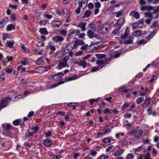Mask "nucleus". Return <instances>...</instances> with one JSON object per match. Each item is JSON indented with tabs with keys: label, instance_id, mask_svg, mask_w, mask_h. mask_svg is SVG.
<instances>
[{
	"label": "nucleus",
	"instance_id": "obj_16",
	"mask_svg": "<svg viewBox=\"0 0 159 159\" xmlns=\"http://www.w3.org/2000/svg\"><path fill=\"white\" fill-rule=\"evenodd\" d=\"M14 43V42L13 40L7 41L6 42V45L8 47L11 48L13 47Z\"/></svg>",
	"mask_w": 159,
	"mask_h": 159
},
{
	"label": "nucleus",
	"instance_id": "obj_29",
	"mask_svg": "<svg viewBox=\"0 0 159 159\" xmlns=\"http://www.w3.org/2000/svg\"><path fill=\"white\" fill-rule=\"evenodd\" d=\"M39 32L42 34L46 35L48 34V32L46 29L45 28H42L39 30Z\"/></svg>",
	"mask_w": 159,
	"mask_h": 159
},
{
	"label": "nucleus",
	"instance_id": "obj_1",
	"mask_svg": "<svg viewBox=\"0 0 159 159\" xmlns=\"http://www.w3.org/2000/svg\"><path fill=\"white\" fill-rule=\"evenodd\" d=\"M77 45V43L75 42L74 44L70 43L65 48L63 52V54H69V56L72 57L73 52H72V50L74 48H76Z\"/></svg>",
	"mask_w": 159,
	"mask_h": 159
},
{
	"label": "nucleus",
	"instance_id": "obj_57",
	"mask_svg": "<svg viewBox=\"0 0 159 159\" xmlns=\"http://www.w3.org/2000/svg\"><path fill=\"white\" fill-rule=\"evenodd\" d=\"M52 135V132L51 131H49L47 132L45 134V137H48Z\"/></svg>",
	"mask_w": 159,
	"mask_h": 159
},
{
	"label": "nucleus",
	"instance_id": "obj_17",
	"mask_svg": "<svg viewBox=\"0 0 159 159\" xmlns=\"http://www.w3.org/2000/svg\"><path fill=\"white\" fill-rule=\"evenodd\" d=\"M61 23L60 21L56 20L52 21L51 23L52 26L58 27L60 25Z\"/></svg>",
	"mask_w": 159,
	"mask_h": 159
},
{
	"label": "nucleus",
	"instance_id": "obj_27",
	"mask_svg": "<svg viewBox=\"0 0 159 159\" xmlns=\"http://www.w3.org/2000/svg\"><path fill=\"white\" fill-rule=\"evenodd\" d=\"M141 10L142 11H144L146 10H153V7H152L150 6H142L141 8Z\"/></svg>",
	"mask_w": 159,
	"mask_h": 159
},
{
	"label": "nucleus",
	"instance_id": "obj_48",
	"mask_svg": "<svg viewBox=\"0 0 159 159\" xmlns=\"http://www.w3.org/2000/svg\"><path fill=\"white\" fill-rule=\"evenodd\" d=\"M25 68V67H23V66H21V65H20V69H21V70L20 71V72L22 74H24L26 72Z\"/></svg>",
	"mask_w": 159,
	"mask_h": 159
},
{
	"label": "nucleus",
	"instance_id": "obj_46",
	"mask_svg": "<svg viewBox=\"0 0 159 159\" xmlns=\"http://www.w3.org/2000/svg\"><path fill=\"white\" fill-rule=\"evenodd\" d=\"M103 112L104 114H106L107 113H111V112L110 111V110L108 108H107L105 110H103Z\"/></svg>",
	"mask_w": 159,
	"mask_h": 159
},
{
	"label": "nucleus",
	"instance_id": "obj_56",
	"mask_svg": "<svg viewBox=\"0 0 159 159\" xmlns=\"http://www.w3.org/2000/svg\"><path fill=\"white\" fill-rule=\"evenodd\" d=\"M88 27L89 28H91L93 29H95V26L94 24H90L89 25Z\"/></svg>",
	"mask_w": 159,
	"mask_h": 159
},
{
	"label": "nucleus",
	"instance_id": "obj_30",
	"mask_svg": "<svg viewBox=\"0 0 159 159\" xmlns=\"http://www.w3.org/2000/svg\"><path fill=\"white\" fill-rule=\"evenodd\" d=\"M15 27L12 24H10L7 27V30L8 31L11 30L15 28Z\"/></svg>",
	"mask_w": 159,
	"mask_h": 159
},
{
	"label": "nucleus",
	"instance_id": "obj_24",
	"mask_svg": "<svg viewBox=\"0 0 159 159\" xmlns=\"http://www.w3.org/2000/svg\"><path fill=\"white\" fill-rule=\"evenodd\" d=\"M94 32L92 30H89L87 33V35L90 39H92L94 36Z\"/></svg>",
	"mask_w": 159,
	"mask_h": 159
},
{
	"label": "nucleus",
	"instance_id": "obj_62",
	"mask_svg": "<svg viewBox=\"0 0 159 159\" xmlns=\"http://www.w3.org/2000/svg\"><path fill=\"white\" fill-rule=\"evenodd\" d=\"M113 147L114 146L111 145H109L108 147L106 149V151L107 152L109 151L111 149L113 148Z\"/></svg>",
	"mask_w": 159,
	"mask_h": 159
},
{
	"label": "nucleus",
	"instance_id": "obj_36",
	"mask_svg": "<svg viewBox=\"0 0 159 159\" xmlns=\"http://www.w3.org/2000/svg\"><path fill=\"white\" fill-rule=\"evenodd\" d=\"M95 55L96 56L98 59H101L104 58L106 55L104 54H95Z\"/></svg>",
	"mask_w": 159,
	"mask_h": 159
},
{
	"label": "nucleus",
	"instance_id": "obj_61",
	"mask_svg": "<svg viewBox=\"0 0 159 159\" xmlns=\"http://www.w3.org/2000/svg\"><path fill=\"white\" fill-rule=\"evenodd\" d=\"M140 15L139 13L137 12H136L134 17L136 19H138L140 18Z\"/></svg>",
	"mask_w": 159,
	"mask_h": 159
},
{
	"label": "nucleus",
	"instance_id": "obj_13",
	"mask_svg": "<svg viewBox=\"0 0 159 159\" xmlns=\"http://www.w3.org/2000/svg\"><path fill=\"white\" fill-rule=\"evenodd\" d=\"M52 143L51 141L48 139H45L44 141V145L46 147L50 146Z\"/></svg>",
	"mask_w": 159,
	"mask_h": 159
},
{
	"label": "nucleus",
	"instance_id": "obj_19",
	"mask_svg": "<svg viewBox=\"0 0 159 159\" xmlns=\"http://www.w3.org/2000/svg\"><path fill=\"white\" fill-rule=\"evenodd\" d=\"M129 34V30L127 29H126L125 31L124 34L122 36L121 38L123 39H125L126 38Z\"/></svg>",
	"mask_w": 159,
	"mask_h": 159
},
{
	"label": "nucleus",
	"instance_id": "obj_44",
	"mask_svg": "<svg viewBox=\"0 0 159 159\" xmlns=\"http://www.w3.org/2000/svg\"><path fill=\"white\" fill-rule=\"evenodd\" d=\"M134 158V155L132 153L128 154L126 157V159H133Z\"/></svg>",
	"mask_w": 159,
	"mask_h": 159
},
{
	"label": "nucleus",
	"instance_id": "obj_51",
	"mask_svg": "<svg viewBox=\"0 0 159 159\" xmlns=\"http://www.w3.org/2000/svg\"><path fill=\"white\" fill-rule=\"evenodd\" d=\"M146 43V42L144 39H142L139 41L138 42V44L141 45L142 44H144Z\"/></svg>",
	"mask_w": 159,
	"mask_h": 159
},
{
	"label": "nucleus",
	"instance_id": "obj_53",
	"mask_svg": "<svg viewBox=\"0 0 159 159\" xmlns=\"http://www.w3.org/2000/svg\"><path fill=\"white\" fill-rule=\"evenodd\" d=\"M36 45L38 47H43L44 45V43L43 42H39L37 43Z\"/></svg>",
	"mask_w": 159,
	"mask_h": 159
},
{
	"label": "nucleus",
	"instance_id": "obj_22",
	"mask_svg": "<svg viewBox=\"0 0 159 159\" xmlns=\"http://www.w3.org/2000/svg\"><path fill=\"white\" fill-rule=\"evenodd\" d=\"M142 31L141 30H137L133 32V35L134 36L139 37L142 35Z\"/></svg>",
	"mask_w": 159,
	"mask_h": 159
},
{
	"label": "nucleus",
	"instance_id": "obj_25",
	"mask_svg": "<svg viewBox=\"0 0 159 159\" xmlns=\"http://www.w3.org/2000/svg\"><path fill=\"white\" fill-rule=\"evenodd\" d=\"M39 127L38 126H36L35 127H32L30 130L32 133H35L37 132L39 130Z\"/></svg>",
	"mask_w": 159,
	"mask_h": 159
},
{
	"label": "nucleus",
	"instance_id": "obj_55",
	"mask_svg": "<svg viewBox=\"0 0 159 159\" xmlns=\"http://www.w3.org/2000/svg\"><path fill=\"white\" fill-rule=\"evenodd\" d=\"M43 16L44 17H46L48 19H51L52 17V15H50L47 14H44L43 15Z\"/></svg>",
	"mask_w": 159,
	"mask_h": 159
},
{
	"label": "nucleus",
	"instance_id": "obj_63",
	"mask_svg": "<svg viewBox=\"0 0 159 159\" xmlns=\"http://www.w3.org/2000/svg\"><path fill=\"white\" fill-rule=\"evenodd\" d=\"M9 7H11V9H13L14 10L16 9L17 8V6L16 5H11V4H9Z\"/></svg>",
	"mask_w": 159,
	"mask_h": 159
},
{
	"label": "nucleus",
	"instance_id": "obj_47",
	"mask_svg": "<svg viewBox=\"0 0 159 159\" xmlns=\"http://www.w3.org/2000/svg\"><path fill=\"white\" fill-rule=\"evenodd\" d=\"M87 0H82V1H78V4L79 5V3H80L81 5V6L82 7V4H86V5H87L86 2Z\"/></svg>",
	"mask_w": 159,
	"mask_h": 159
},
{
	"label": "nucleus",
	"instance_id": "obj_32",
	"mask_svg": "<svg viewBox=\"0 0 159 159\" xmlns=\"http://www.w3.org/2000/svg\"><path fill=\"white\" fill-rule=\"evenodd\" d=\"M124 20L123 18H120L118 19L117 21V24L118 25H121L124 22Z\"/></svg>",
	"mask_w": 159,
	"mask_h": 159
},
{
	"label": "nucleus",
	"instance_id": "obj_49",
	"mask_svg": "<svg viewBox=\"0 0 159 159\" xmlns=\"http://www.w3.org/2000/svg\"><path fill=\"white\" fill-rule=\"evenodd\" d=\"M27 81L25 80L23 78L20 79V85L27 84Z\"/></svg>",
	"mask_w": 159,
	"mask_h": 159
},
{
	"label": "nucleus",
	"instance_id": "obj_38",
	"mask_svg": "<svg viewBox=\"0 0 159 159\" xmlns=\"http://www.w3.org/2000/svg\"><path fill=\"white\" fill-rule=\"evenodd\" d=\"M120 143L123 146H125L128 143V142L125 139H124L123 140L120 141Z\"/></svg>",
	"mask_w": 159,
	"mask_h": 159
},
{
	"label": "nucleus",
	"instance_id": "obj_28",
	"mask_svg": "<svg viewBox=\"0 0 159 159\" xmlns=\"http://www.w3.org/2000/svg\"><path fill=\"white\" fill-rule=\"evenodd\" d=\"M124 152V149H121L116 151L114 153V155L115 156H117L119 155H121Z\"/></svg>",
	"mask_w": 159,
	"mask_h": 159
},
{
	"label": "nucleus",
	"instance_id": "obj_43",
	"mask_svg": "<svg viewBox=\"0 0 159 159\" xmlns=\"http://www.w3.org/2000/svg\"><path fill=\"white\" fill-rule=\"evenodd\" d=\"M129 106V104L127 103H125L122 106L121 108V110L122 111L125 110L126 108Z\"/></svg>",
	"mask_w": 159,
	"mask_h": 159
},
{
	"label": "nucleus",
	"instance_id": "obj_7",
	"mask_svg": "<svg viewBox=\"0 0 159 159\" xmlns=\"http://www.w3.org/2000/svg\"><path fill=\"white\" fill-rule=\"evenodd\" d=\"M113 128V127L110 125H107L105 127V131L103 132V134L107 135L109 133Z\"/></svg>",
	"mask_w": 159,
	"mask_h": 159
},
{
	"label": "nucleus",
	"instance_id": "obj_64",
	"mask_svg": "<svg viewBox=\"0 0 159 159\" xmlns=\"http://www.w3.org/2000/svg\"><path fill=\"white\" fill-rule=\"evenodd\" d=\"M5 72L10 73L12 72V70L10 68H7L5 70Z\"/></svg>",
	"mask_w": 159,
	"mask_h": 159
},
{
	"label": "nucleus",
	"instance_id": "obj_37",
	"mask_svg": "<svg viewBox=\"0 0 159 159\" xmlns=\"http://www.w3.org/2000/svg\"><path fill=\"white\" fill-rule=\"evenodd\" d=\"M155 34V31H153L152 33L149 35H148V36H147L146 37L147 39L148 40L150 39H151L152 38L154 37Z\"/></svg>",
	"mask_w": 159,
	"mask_h": 159
},
{
	"label": "nucleus",
	"instance_id": "obj_59",
	"mask_svg": "<svg viewBox=\"0 0 159 159\" xmlns=\"http://www.w3.org/2000/svg\"><path fill=\"white\" fill-rule=\"evenodd\" d=\"M88 7L89 9H92L93 7V3L91 2L89 3L88 5Z\"/></svg>",
	"mask_w": 159,
	"mask_h": 159
},
{
	"label": "nucleus",
	"instance_id": "obj_35",
	"mask_svg": "<svg viewBox=\"0 0 159 159\" xmlns=\"http://www.w3.org/2000/svg\"><path fill=\"white\" fill-rule=\"evenodd\" d=\"M133 43V41L132 39L131 38L129 39L126 40L124 42V43L125 44H131Z\"/></svg>",
	"mask_w": 159,
	"mask_h": 159
},
{
	"label": "nucleus",
	"instance_id": "obj_11",
	"mask_svg": "<svg viewBox=\"0 0 159 159\" xmlns=\"http://www.w3.org/2000/svg\"><path fill=\"white\" fill-rule=\"evenodd\" d=\"M151 98L150 97H146L145 102L144 104L142 105V107L143 108H146L150 103Z\"/></svg>",
	"mask_w": 159,
	"mask_h": 159
},
{
	"label": "nucleus",
	"instance_id": "obj_5",
	"mask_svg": "<svg viewBox=\"0 0 159 159\" xmlns=\"http://www.w3.org/2000/svg\"><path fill=\"white\" fill-rule=\"evenodd\" d=\"M143 134V131L141 130L134 129L131 131L130 134H133L134 136L137 138L141 137Z\"/></svg>",
	"mask_w": 159,
	"mask_h": 159
},
{
	"label": "nucleus",
	"instance_id": "obj_8",
	"mask_svg": "<svg viewBox=\"0 0 159 159\" xmlns=\"http://www.w3.org/2000/svg\"><path fill=\"white\" fill-rule=\"evenodd\" d=\"M53 40L56 42H61L63 41L64 38L61 36L56 35L55 36L52 38Z\"/></svg>",
	"mask_w": 159,
	"mask_h": 159
},
{
	"label": "nucleus",
	"instance_id": "obj_3",
	"mask_svg": "<svg viewBox=\"0 0 159 159\" xmlns=\"http://www.w3.org/2000/svg\"><path fill=\"white\" fill-rule=\"evenodd\" d=\"M109 27V25L105 23L102 25H99L97 29L99 33L105 34L108 33Z\"/></svg>",
	"mask_w": 159,
	"mask_h": 159
},
{
	"label": "nucleus",
	"instance_id": "obj_26",
	"mask_svg": "<svg viewBox=\"0 0 159 159\" xmlns=\"http://www.w3.org/2000/svg\"><path fill=\"white\" fill-rule=\"evenodd\" d=\"M96 64L97 65H99L101 66H102L103 65H105V66L107 65L108 64L107 62H104L103 60H98L97 61Z\"/></svg>",
	"mask_w": 159,
	"mask_h": 159
},
{
	"label": "nucleus",
	"instance_id": "obj_15",
	"mask_svg": "<svg viewBox=\"0 0 159 159\" xmlns=\"http://www.w3.org/2000/svg\"><path fill=\"white\" fill-rule=\"evenodd\" d=\"M119 90L120 93H126L128 92V91L129 90V89H126L125 86H122L119 88Z\"/></svg>",
	"mask_w": 159,
	"mask_h": 159
},
{
	"label": "nucleus",
	"instance_id": "obj_12",
	"mask_svg": "<svg viewBox=\"0 0 159 159\" xmlns=\"http://www.w3.org/2000/svg\"><path fill=\"white\" fill-rule=\"evenodd\" d=\"M27 60L23 57H20V65L22 66H25L28 64L27 61Z\"/></svg>",
	"mask_w": 159,
	"mask_h": 159
},
{
	"label": "nucleus",
	"instance_id": "obj_42",
	"mask_svg": "<svg viewBox=\"0 0 159 159\" xmlns=\"http://www.w3.org/2000/svg\"><path fill=\"white\" fill-rule=\"evenodd\" d=\"M144 99L143 97H139L137 98V102L138 104H140Z\"/></svg>",
	"mask_w": 159,
	"mask_h": 159
},
{
	"label": "nucleus",
	"instance_id": "obj_60",
	"mask_svg": "<svg viewBox=\"0 0 159 159\" xmlns=\"http://www.w3.org/2000/svg\"><path fill=\"white\" fill-rule=\"evenodd\" d=\"M119 6V4H117V5H115V6H114L112 8V9L111 10V12L112 13H113V14H116V12H115V8Z\"/></svg>",
	"mask_w": 159,
	"mask_h": 159
},
{
	"label": "nucleus",
	"instance_id": "obj_54",
	"mask_svg": "<svg viewBox=\"0 0 159 159\" xmlns=\"http://www.w3.org/2000/svg\"><path fill=\"white\" fill-rule=\"evenodd\" d=\"M42 57H41L38 58L37 61H36V63L37 64H40L42 63Z\"/></svg>",
	"mask_w": 159,
	"mask_h": 159
},
{
	"label": "nucleus",
	"instance_id": "obj_58",
	"mask_svg": "<svg viewBox=\"0 0 159 159\" xmlns=\"http://www.w3.org/2000/svg\"><path fill=\"white\" fill-rule=\"evenodd\" d=\"M143 147L142 146H139L138 147L135 148L134 150L135 152H139L142 149Z\"/></svg>",
	"mask_w": 159,
	"mask_h": 159
},
{
	"label": "nucleus",
	"instance_id": "obj_4",
	"mask_svg": "<svg viewBox=\"0 0 159 159\" xmlns=\"http://www.w3.org/2000/svg\"><path fill=\"white\" fill-rule=\"evenodd\" d=\"M64 73L62 72H58L55 75H52L48 77V79L49 80L54 79L56 80H58L61 79Z\"/></svg>",
	"mask_w": 159,
	"mask_h": 159
},
{
	"label": "nucleus",
	"instance_id": "obj_33",
	"mask_svg": "<svg viewBox=\"0 0 159 159\" xmlns=\"http://www.w3.org/2000/svg\"><path fill=\"white\" fill-rule=\"evenodd\" d=\"M82 7L81 6V5L80 3H79V7L77 8L75 10V12L77 14H79L81 11V8Z\"/></svg>",
	"mask_w": 159,
	"mask_h": 159
},
{
	"label": "nucleus",
	"instance_id": "obj_6",
	"mask_svg": "<svg viewBox=\"0 0 159 159\" xmlns=\"http://www.w3.org/2000/svg\"><path fill=\"white\" fill-rule=\"evenodd\" d=\"M145 16L147 18L145 22L147 24H149L152 19V13H146L145 14Z\"/></svg>",
	"mask_w": 159,
	"mask_h": 159
},
{
	"label": "nucleus",
	"instance_id": "obj_10",
	"mask_svg": "<svg viewBox=\"0 0 159 159\" xmlns=\"http://www.w3.org/2000/svg\"><path fill=\"white\" fill-rule=\"evenodd\" d=\"M13 58L11 57H7L2 61V64L4 66H5L7 63L10 61H11Z\"/></svg>",
	"mask_w": 159,
	"mask_h": 159
},
{
	"label": "nucleus",
	"instance_id": "obj_40",
	"mask_svg": "<svg viewBox=\"0 0 159 159\" xmlns=\"http://www.w3.org/2000/svg\"><path fill=\"white\" fill-rule=\"evenodd\" d=\"M3 134L6 136H10V133L9 130L6 129L3 131Z\"/></svg>",
	"mask_w": 159,
	"mask_h": 159
},
{
	"label": "nucleus",
	"instance_id": "obj_9",
	"mask_svg": "<svg viewBox=\"0 0 159 159\" xmlns=\"http://www.w3.org/2000/svg\"><path fill=\"white\" fill-rule=\"evenodd\" d=\"M8 19L7 17H5L0 21V28L3 27L7 22Z\"/></svg>",
	"mask_w": 159,
	"mask_h": 159
},
{
	"label": "nucleus",
	"instance_id": "obj_34",
	"mask_svg": "<svg viewBox=\"0 0 159 159\" xmlns=\"http://www.w3.org/2000/svg\"><path fill=\"white\" fill-rule=\"evenodd\" d=\"M91 11L89 10H87L84 12V15L85 17H89L91 14Z\"/></svg>",
	"mask_w": 159,
	"mask_h": 159
},
{
	"label": "nucleus",
	"instance_id": "obj_23",
	"mask_svg": "<svg viewBox=\"0 0 159 159\" xmlns=\"http://www.w3.org/2000/svg\"><path fill=\"white\" fill-rule=\"evenodd\" d=\"M77 79V76L76 75H75L70 77L65 80V82H67L70 81H72Z\"/></svg>",
	"mask_w": 159,
	"mask_h": 159
},
{
	"label": "nucleus",
	"instance_id": "obj_2",
	"mask_svg": "<svg viewBox=\"0 0 159 159\" xmlns=\"http://www.w3.org/2000/svg\"><path fill=\"white\" fill-rule=\"evenodd\" d=\"M69 59V57L68 55L65 56L62 60L59 61L57 68L61 69L63 68L67 67L68 64L67 62Z\"/></svg>",
	"mask_w": 159,
	"mask_h": 159
},
{
	"label": "nucleus",
	"instance_id": "obj_18",
	"mask_svg": "<svg viewBox=\"0 0 159 159\" xmlns=\"http://www.w3.org/2000/svg\"><path fill=\"white\" fill-rule=\"evenodd\" d=\"M86 25V23L81 22L78 26V27H80L81 28V30L82 31H84L85 30V27Z\"/></svg>",
	"mask_w": 159,
	"mask_h": 159
},
{
	"label": "nucleus",
	"instance_id": "obj_31",
	"mask_svg": "<svg viewBox=\"0 0 159 159\" xmlns=\"http://www.w3.org/2000/svg\"><path fill=\"white\" fill-rule=\"evenodd\" d=\"M52 43L51 42H50L49 43V46L50 47V49L52 51H54L56 50V48L55 47V46L52 45Z\"/></svg>",
	"mask_w": 159,
	"mask_h": 159
},
{
	"label": "nucleus",
	"instance_id": "obj_20",
	"mask_svg": "<svg viewBox=\"0 0 159 159\" xmlns=\"http://www.w3.org/2000/svg\"><path fill=\"white\" fill-rule=\"evenodd\" d=\"M87 64V62L83 60H81L79 62L78 64L79 66H82L83 68H84L86 66Z\"/></svg>",
	"mask_w": 159,
	"mask_h": 159
},
{
	"label": "nucleus",
	"instance_id": "obj_52",
	"mask_svg": "<svg viewBox=\"0 0 159 159\" xmlns=\"http://www.w3.org/2000/svg\"><path fill=\"white\" fill-rule=\"evenodd\" d=\"M101 6V4L99 2H96L95 4V7L96 8H99Z\"/></svg>",
	"mask_w": 159,
	"mask_h": 159
},
{
	"label": "nucleus",
	"instance_id": "obj_14",
	"mask_svg": "<svg viewBox=\"0 0 159 159\" xmlns=\"http://www.w3.org/2000/svg\"><path fill=\"white\" fill-rule=\"evenodd\" d=\"M20 47L22 49V52L24 54H26V52L28 51V49L25 47V45L23 44H20Z\"/></svg>",
	"mask_w": 159,
	"mask_h": 159
},
{
	"label": "nucleus",
	"instance_id": "obj_21",
	"mask_svg": "<svg viewBox=\"0 0 159 159\" xmlns=\"http://www.w3.org/2000/svg\"><path fill=\"white\" fill-rule=\"evenodd\" d=\"M105 66V65H103L102 66H99L98 67H93L91 70V71L92 72H95L97 70H99V69H102V68L104 67Z\"/></svg>",
	"mask_w": 159,
	"mask_h": 159
},
{
	"label": "nucleus",
	"instance_id": "obj_50",
	"mask_svg": "<svg viewBox=\"0 0 159 159\" xmlns=\"http://www.w3.org/2000/svg\"><path fill=\"white\" fill-rule=\"evenodd\" d=\"M116 16L117 17H120L123 15V13L122 11H120L116 12Z\"/></svg>",
	"mask_w": 159,
	"mask_h": 159
},
{
	"label": "nucleus",
	"instance_id": "obj_41",
	"mask_svg": "<svg viewBox=\"0 0 159 159\" xmlns=\"http://www.w3.org/2000/svg\"><path fill=\"white\" fill-rule=\"evenodd\" d=\"M102 141L106 143H109L111 142V140L109 138L107 137L103 139L102 140Z\"/></svg>",
	"mask_w": 159,
	"mask_h": 159
},
{
	"label": "nucleus",
	"instance_id": "obj_45",
	"mask_svg": "<svg viewBox=\"0 0 159 159\" xmlns=\"http://www.w3.org/2000/svg\"><path fill=\"white\" fill-rule=\"evenodd\" d=\"M145 159H152L150 157V154L149 152L144 155Z\"/></svg>",
	"mask_w": 159,
	"mask_h": 159
},
{
	"label": "nucleus",
	"instance_id": "obj_39",
	"mask_svg": "<svg viewBox=\"0 0 159 159\" xmlns=\"http://www.w3.org/2000/svg\"><path fill=\"white\" fill-rule=\"evenodd\" d=\"M13 123V124L15 126L18 125L20 124V119H18L14 120Z\"/></svg>",
	"mask_w": 159,
	"mask_h": 159
}]
</instances>
